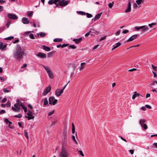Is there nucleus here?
I'll use <instances>...</instances> for the list:
<instances>
[{"instance_id": "1", "label": "nucleus", "mask_w": 157, "mask_h": 157, "mask_svg": "<svg viewBox=\"0 0 157 157\" xmlns=\"http://www.w3.org/2000/svg\"><path fill=\"white\" fill-rule=\"evenodd\" d=\"M25 54V50L22 49L19 44H17L13 52V56L17 60H20L23 57Z\"/></svg>"}, {"instance_id": "2", "label": "nucleus", "mask_w": 157, "mask_h": 157, "mask_svg": "<svg viewBox=\"0 0 157 157\" xmlns=\"http://www.w3.org/2000/svg\"><path fill=\"white\" fill-rule=\"evenodd\" d=\"M60 157H67L68 152L66 148L64 147L62 148L61 152L60 154Z\"/></svg>"}, {"instance_id": "3", "label": "nucleus", "mask_w": 157, "mask_h": 157, "mask_svg": "<svg viewBox=\"0 0 157 157\" xmlns=\"http://www.w3.org/2000/svg\"><path fill=\"white\" fill-rule=\"evenodd\" d=\"M57 101V100L55 99V98L53 96L49 98V104L50 105H56Z\"/></svg>"}, {"instance_id": "4", "label": "nucleus", "mask_w": 157, "mask_h": 157, "mask_svg": "<svg viewBox=\"0 0 157 157\" xmlns=\"http://www.w3.org/2000/svg\"><path fill=\"white\" fill-rule=\"evenodd\" d=\"M51 90V86L49 85L48 87L46 88L43 93V94L45 96L49 93Z\"/></svg>"}, {"instance_id": "5", "label": "nucleus", "mask_w": 157, "mask_h": 157, "mask_svg": "<svg viewBox=\"0 0 157 157\" xmlns=\"http://www.w3.org/2000/svg\"><path fill=\"white\" fill-rule=\"evenodd\" d=\"M7 17L9 18L14 20L17 19L18 18L17 17L16 15L12 13H9L7 15Z\"/></svg>"}, {"instance_id": "6", "label": "nucleus", "mask_w": 157, "mask_h": 157, "mask_svg": "<svg viewBox=\"0 0 157 157\" xmlns=\"http://www.w3.org/2000/svg\"><path fill=\"white\" fill-rule=\"evenodd\" d=\"M7 46V44L3 45V43L2 42H0V49H1L3 51L6 50Z\"/></svg>"}, {"instance_id": "7", "label": "nucleus", "mask_w": 157, "mask_h": 157, "mask_svg": "<svg viewBox=\"0 0 157 157\" xmlns=\"http://www.w3.org/2000/svg\"><path fill=\"white\" fill-rule=\"evenodd\" d=\"M63 92V90L57 89L56 90V95L57 96H60Z\"/></svg>"}, {"instance_id": "8", "label": "nucleus", "mask_w": 157, "mask_h": 157, "mask_svg": "<svg viewBox=\"0 0 157 157\" xmlns=\"http://www.w3.org/2000/svg\"><path fill=\"white\" fill-rule=\"evenodd\" d=\"M131 2L130 1H129L128 3V6L127 7L126 9L125 10V12L126 13H128V12H130L131 11Z\"/></svg>"}, {"instance_id": "9", "label": "nucleus", "mask_w": 157, "mask_h": 157, "mask_svg": "<svg viewBox=\"0 0 157 157\" xmlns=\"http://www.w3.org/2000/svg\"><path fill=\"white\" fill-rule=\"evenodd\" d=\"M138 35L136 34L130 37L127 40V42H128L133 40L135 38H136L138 36Z\"/></svg>"}, {"instance_id": "10", "label": "nucleus", "mask_w": 157, "mask_h": 157, "mask_svg": "<svg viewBox=\"0 0 157 157\" xmlns=\"http://www.w3.org/2000/svg\"><path fill=\"white\" fill-rule=\"evenodd\" d=\"M37 56L41 58H45L46 57V54L41 52H39Z\"/></svg>"}, {"instance_id": "11", "label": "nucleus", "mask_w": 157, "mask_h": 157, "mask_svg": "<svg viewBox=\"0 0 157 157\" xmlns=\"http://www.w3.org/2000/svg\"><path fill=\"white\" fill-rule=\"evenodd\" d=\"M145 25H143L139 27V29H142V32H144L145 31H147L148 29V27H145Z\"/></svg>"}, {"instance_id": "12", "label": "nucleus", "mask_w": 157, "mask_h": 157, "mask_svg": "<svg viewBox=\"0 0 157 157\" xmlns=\"http://www.w3.org/2000/svg\"><path fill=\"white\" fill-rule=\"evenodd\" d=\"M90 32L91 33L95 34L96 35H98L99 34L98 32L94 28H91L90 29Z\"/></svg>"}, {"instance_id": "13", "label": "nucleus", "mask_w": 157, "mask_h": 157, "mask_svg": "<svg viewBox=\"0 0 157 157\" xmlns=\"http://www.w3.org/2000/svg\"><path fill=\"white\" fill-rule=\"evenodd\" d=\"M22 22L24 24H27L29 23V21L26 17H23L22 19Z\"/></svg>"}, {"instance_id": "14", "label": "nucleus", "mask_w": 157, "mask_h": 157, "mask_svg": "<svg viewBox=\"0 0 157 157\" xmlns=\"http://www.w3.org/2000/svg\"><path fill=\"white\" fill-rule=\"evenodd\" d=\"M42 66L43 67L46 71L47 73L50 72L51 71L50 67L48 66H45L44 65H42Z\"/></svg>"}, {"instance_id": "15", "label": "nucleus", "mask_w": 157, "mask_h": 157, "mask_svg": "<svg viewBox=\"0 0 157 157\" xmlns=\"http://www.w3.org/2000/svg\"><path fill=\"white\" fill-rule=\"evenodd\" d=\"M63 139L65 141L67 138V132L66 130H64L63 131Z\"/></svg>"}, {"instance_id": "16", "label": "nucleus", "mask_w": 157, "mask_h": 157, "mask_svg": "<svg viewBox=\"0 0 157 157\" xmlns=\"http://www.w3.org/2000/svg\"><path fill=\"white\" fill-rule=\"evenodd\" d=\"M82 40V38L80 37L78 39H75L73 40V41H74L76 44H78Z\"/></svg>"}, {"instance_id": "17", "label": "nucleus", "mask_w": 157, "mask_h": 157, "mask_svg": "<svg viewBox=\"0 0 157 157\" xmlns=\"http://www.w3.org/2000/svg\"><path fill=\"white\" fill-rule=\"evenodd\" d=\"M42 48L44 50L47 52H49L51 50L50 48L48 47H46L45 45H43Z\"/></svg>"}, {"instance_id": "18", "label": "nucleus", "mask_w": 157, "mask_h": 157, "mask_svg": "<svg viewBox=\"0 0 157 157\" xmlns=\"http://www.w3.org/2000/svg\"><path fill=\"white\" fill-rule=\"evenodd\" d=\"M86 64L85 63H81V66L79 67V70L80 71H81L84 68V66Z\"/></svg>"}, {"instance_id": "19", "label": "nucleus", "mask_w": 157, "mask_h": 157, "mask_svg": "<svg viewBox=\"0 0 157 157\" xmlns=\"http://www.w3.org/2000/svg\"><path fill=\"white\" fill-rule=\"evenodd\" d=\"M102 13H101L96 15L94 18V21H95L96 20L99 19Z\"/></svg>"}, {"instance_id": "20", "label": "nucleus", "mask_w": 157, "mask_h": 157, "mask_svg": "<svg viewBox=\"0 0 157 157\" xmlns=\"http://www.w3.org/2000/svg\"><path fill=\"white\" fill-rule=\"evenodd\" d=\"M68 2H70V1H66L65 2H63L62 3V4H59V5L61 6H65L68 4Z\"/></svg>"}, {"instance_id": "21", "label": "nucleus", "mask_w": 157, "mask_h": 157, "mask_svg": "<svg viewBox=\"0 0 157 157\" xmlns=\"http://www.w3.org/2000/svg\"><path fill=\"white\" fill-rule=\"evenodd\" d=\"M21 106L22 107V109L24 110L25 112H26L27 111V109L25 107L23 103H21Z\"/></svg>"}, {"instance_id": "22", "label": "nucleus", "mask_w": 157, "mask_h": 157, "mask_svg": "<svg viewBox=\"0 0 157 157\" xmlns=\"http://www.w3.org/2000/svg\"><path fill=\"white\" fill-rule=\"evenodd\" d=\"M48 75L49 78H51L52 79L54 78L52 72L51 71L50 72L48 73Z\"/></svg>"}, {"instance_id": "23", "label": "nucleus", "mask_w": 157, "mask_h": 157, "mask_svg": "<svg viewBox=\"0 0 157 157\" xmlns=\"http://www.w3.org/2000/svg\"><path fill=\"white\" fill-rule=\"evenodd\" d=\"M27 115L28 116L30 117H33V113L30 110H28V112L27 113Z\"/></svg>"}, {"instance_id": "24", "label": "nucleus", "mask_w": 157, "mask_h": 157, "mask_svg": "<svg viewBox=\"0 0 157 157\" xmlns=\"http://www.w3.org/2000/svg\"><path fill=\"white\" fill-rule=\"evenodd\" d=\"M145 119H142L140 120L139 121V124L140 125H142L144 124V123L145 122Z\"/></svg>"}, {"instance_id": "25", "label": "nucleus", "mask_w": 157, "mask_h": 157, "mask_svg": "<svg viewBox=\"0 0 157 157\" xmlns=\"http://www.w3.org/2000/svg\"><path fill=\"white\" fill-rule=\"evenodd\" d=\"M53 41L54 42H60L62 41V39L56 38Z\"/></svg>"}, {"instance_id": "26", "label": "nucleus", "mask_w": 157, "mask_h": 157, "mask_svg": "<svg viewBox=\"0 0 157 157\" xmlns=\"http://www.w3.org/2000/svg\"><path fill=\"white\" fill-rule=\"evenodd\" d=\"M20 106L18 105L17 104H15L14 105V106L15 107V108L17 109V112H19L20 109Z\"/></svg>"}, {"instance_id": "27", "label": "nucleus", "mask_w": 157, "mask_h": 157, "mask_svg": "<svg viewBox=\"0 0 157 157\" xmlns=\"http://www.w3.org/2000/svg\"><path fill=\"white\" fill-rule=\"evenodd\" d=\"M48 104V101L47 98H45L44 100V105H46Z\"/></svg>"}, {"instance_id": "28", "label": "nucleus", "mask_w": 157, "mask_h": 157, "mask_svg": "<svg viewBox=\"0 0 157 157\" xmlns=\"http://www.w3.org/2000/svg\"><path fill=\"white\" fill-rule=\"evenodd\" d=\"M142 127H143L145 130H146L147 128V126L146 124H144L142 125H140Z\"/></svg>"}, {"instance_id": "29", "label": "nucleus", "mask_w": 157, "mask_h": 157, "mask_svg": "<svg viewBox=\"0 0 157 157\" xmlns=\"http://www.w3.org/2000/svg\"><path fill=\"white\" fill-rule=\"evenodd\" d=\"M144 0H137L136 1V3L138 5H140L141 3L143 2Z\"/></svg>"}, {"instance_id": "30", "label": "nucleus", "mask_w": 157, "mask_h": 157, "mask_svg": "<svg viewBox=\"0 0 157 157\" xmlns=\"http://www.w3.org/2000/svg\"><path fill=\"white\" fill-rule=\"evenodd\" d=\"M134 94L132 96V99H134L136 98L137 97V92L136 91H135L134 92Z\"/></svg>"}, {"instance_id": "31", "label": "nucleus", "mask_w": 157, "mask_h": 157, "mask_svg": "<svg viewBox=\"0 0 157 157\" xmlns=\"http://www.w3.org/2000/svg\"><path fill=\"white\" fill-rule=\"evenodd\" d=\"M77 13L82 15H85L86 14V13L85 12L81 11H78L77 12Z\"/></svg>"}, {"instance_id": "32", "label": "nucleus", "mask_w": 157, "mask_h": 157, "mask_svg": "<svg viewBox=\"0 0 157 157\" xmlns=\"http://www.w3.org/2000/svg\"><path fill=\"white\" fill-rule=\"evenodd\" d=\"M114 3V2L113 1L112 2V3H109L108 4L109 7L110 8H112L113 6Z\"/></svg>"}, {"instance_id": "33", "label": "nucleus", "mask_w": 157, "mask_h": 157, "mask_svg": "<svg viewBox=\"0 0 157 157\" xmlns=\"http://www.w3.org/2000/svg\"><path fill=\"white\" fill-rule=\"evenodd\" d=\"M78 153L79 155H81L82 156V157L84 156V155L83 154L82 151H81V150L78 151Z\"/></svg>"}, {"instance_id": "34", "label": "nucleus", "mask_w": 157, "mask_h": 157, "mask_svg": "<svg viewBox=\"0 0 157 157\" xmlns=\"http://www.w3.org/2000/svg\"><path fill=\"white\" fill-rule=\"evenodd\" d=\"M14 38V37L13 36H10L5 38V40H10Z\"/></svg>"}, {"instance_id": "35", "label": "nucleus", "mask_w": 157, "mask_h": 157, "mask_svg": "<svg viewBox=\"0 0 157 157\" xmlns=\"http://www.w3.org/2000/svg\"><path fill=\"white\" fill-rule=\"evenodd\" d=\"M24 135H25V136L27 139H28L29 136H28V132H26V130H25L24 131Z\"/></svg>"}, {"instance_id": "36", "label": "nucleus", "mask_w": 157, "mask_h": 157, "mask_svg": "<svg viewBox=\"0 0 157 157\" xmlns=\"http://www.w3.org/2000/svg\"><path fill=\"white\" fill-rule=\"evenodd\" d=\"M72 138L73 140V141L75 142V144H78V143L77 142V141L75 139V136L74 135H72Z\"/></svg>"}, {"instance_id": "37", "label": "nucleus", "mask_w": 157, "mask_h": 157, "mask_svg": "<svg viewBox=\"0 0 157 157\" xmlns=\"http://www.w3.org/2000/svg\"><path fill=\"white\" fill-rule=\"evenodd\" d=\"M156 25V23H152L151 24H148V26L151 28L152 27V26L154 25Z\"/></svg>"}, {"instance_id": "38", "label": "nucleus", "mask_w": 157, "mask_h": 157, "mask_svg": "<svg viewBox=\"0 0 157 157\" xmlns=\"http://www.w3.org/2000/svg\"><path fill=\"white\" fill-rule=\"evenodd\" d=\"M6 105L7 107H10L11 105L9 101H8L7 103L6 104Z\"/></svg>"}, {"instance_id": "39", "label": "nucleus", "mask_w": 157, "mask_h": 157, "mask_svg": "<svg viewBox=\"0 0 157 157\" xmlns=\"http://www.w3.org/2000/svg\"><path fill=\"white\" fill-rule=\"evenodd\" d=\"M39 34H40V36H41V37H44L46 35L45 33H42V32L40 33H39Z\"/></svg>"}, {"instance_id": "40", "label": "nucleus", "mask_w": 157, "mask_h": 157, "mask_svg": "<svg viewBox=\"0 0 157 157\" xmlns=\"http://www.w3.org/2000/svg\"><path fill=\"white\" fill-rule=\"evenodd\" d=\"M22 117V115L21 114H19L17 115H15L14 116V117L17 118H21Z\"/></svg>"}, {"instance_id": "41", "label": "nucleus", "mask_w": 157, "mask_h": 157, "mask_svg": "<svg viewBox=\"0 0 157 157\" xmlns=\"http://www.w3.org/2000/svg\"><path fill=\"white\" fill-rule=\"evenodd\" d=\"M29 37L31 39H35V38H34V35L33 34L30 33L29 35Z\"/></svg>"}, {"instance_id": "42", "label": "nucleus", "mask_w": 157, "mask_h": 157, "mask_svg": "<svg viewBox=\"0 0 157 157\" xmlns=\"http://www.w3.org/2000/svg\"><path fill=\"white\" fill-rule=\"evenodd\" d=\"M86 16L87 17H88V18H90V17H92V15L88 13H86Z\"/></svg>"}, {"instance_id": "43", "label": "nucleus", "mask_w": 157, "mask_h": 157, "mask_svg": "<svg viewBox=\"0 0 157 157\" xmlns=\"http://www.w3.org/2000/svg\"><path fill=\"white\" fill-rule=\"evenodd\" d=\"M54 111L55 110H53V111L49 112L48 114V116H51L54 113Z\"/></svg>"}, {"instance_id": "44", "label": "nucleus", "mask_w": 157, "mask_h": 157, "mask_svg": "<svg viewBox=\"0 0 157 157\" xmlns=\"http://www.w3.org/2000/svg\"><path fill=\"white\" fill-rule=\"evenodd\" d=\"M151 66H152V68H153L154 70L155 71H157V67L154 66L153 64H151Z\"/></svg>"}, {"instance_id": "45", "label": "nucleus", "mask_w": 157, "mask_h": 157, "mask_svg": "<svg viewBox=\"0 0 157 157\" xmlns=\"http://www.w3.org/2000/svg\"><path fill=\"white\" fill-rule=\"evenodd\" d=\"M25 117L26 118H27L28 120H30L31 119H33L34 118V117H29V116H25Z\"/></svg>"}, {"instance_id": "46", "label": "nucleus", "mask_w": 157, "mask_h": 157, "mask_svg": "<svg viewBox=\"0 0 157 157\" xmlns=\"http://www.w3.org/2000/svg\"><path fill=\"white\" fill-rule=\"evenodd\" d=\"M69 47L73 49H75L76 48V47L74 45H70L69 46Z\"/></svg>"}, {"instance_id": "47", "label": "nucleus", "mask_w": 157, "mask_h": 157, "mask_svg": "<svg viewBox=\"0 0 157 157\" xmlns=\"http://www.w3.org/2000/svg\"><path fill=\"white\" fill-rule=\"evenodd\" d=\"M55 52H51L49 53L48 54V56L49 57H51L52 56V54L53 53H55Z\"/></svg>"}, {"instance_id": "48", "label": "nucleus", "mask_w": 157, "mask_h": 157, "mask_svg": "<svg viewBox=\"0 0 157 157\" xmlns=\"http://www.w3.org/2000/svg\"><path fill=\"white\" fill-rule=\"evenodd\" d=\"M17 103L16 104H17L18 105H19V106H21V103H22L19 100H17Z\"/></svg>"}, {"instance_id": "49", "label": "nucleus", "mask_w": 157, "mask_h": 157, "mask_svg": "<svg viewBox=\"0 0 157 157\" xmlns=\"http://www.w3.org/2000/svg\"><path fill=\"white\" fill-rule=\"evenodd\" d=\"M48 3L50 5H52L54 3L53 0H50L48 2Z\"/></svg>"}, {"instance_id": "50", "label": "nucleus", "mask_w": 157, "mask_h": 157, "mask_svg": "<svg viewBox=\"0 0 157 157\" xmlns=\"http://www.w3.org/2000/svg\"><path fill=\"white\" fill-rule=\"evenodd\" d=\"M3 91L5 93H8L10 92V90H8L6 88H4L3 89Z\"/></svg>"}, {"instance_id": "51", "label": "nucleus", "mask_w": 157, "mask_h": 157, "mask_svg": "<svg viewBox=\"0 0 157 157\" xmlns=\"http://www.w3.org/2000/svg\"><path fill=\"white\" fill-rule=\"evenodd\" d=\"M11 23V22L10 21H8L7 23H6V26L7 27V28H8L10 25Z\"/></svg>"}, {"instance_id": "52", "label": "nucleus", "mask_w": 157, "mask_h": 157, "mask_svg": "<svg viewBox=\"0 0 157 157\" xmlns=\"http://www.w3.org/2000/svg\"><path fill=\"white\" fill-rule=\"evenodd\" d=\"M69 45V44H63L62 45V48H63L66 47H67Z\"/></svg>"}, {"instance_id": "53", "label": "nucleus", "mask_w": 157, "mask_h": 157, "mask_svg": "<svg viewBox=\"0 0 157 157\" xmlns=\"http://www.w3.org/2000/svg\"><path fill=\"white\" fill-rule=\"evenodd\" d=\"M33 13V12H29L28 14V16L29 17H31L32 16Z\"/></svg>"}, {"instance_id": "54", "label": "nucleus", "mask_w": 157, "mask_h": 157, "mask_svg": "<svg viewBox=\"0 0 157 157\" xmlns=\"http://www.w3.org/2000/svg\"><path fill=\"white\" fill-rule=\"evenodd\" d=\"M6 113V111L4 110H2L0 112V114H2Z\"/></svg>"}, {"instance_id": "55", "label": "nucleus", "mask_w": 157, "mask_h": 157, "mask_svg": "<svg viewBox=\"0 0 157 157\" xmlns=\"http://www.w3.org/2000/svg\"><path fill=\"white\" fill-rule=\"evenodd\" d=\"M99 46V44H98L95 46L93 48V50H95L97 49Z\"/></svg>"}, {"instance_id": "56", "label": "nucleus", "mask_w": 157, "mask_h": 157, "mask_svg": "<svg viewBox=\"0 0 157 157\" xmlns=\"http://www.w3.org/2000/svg\"><path fill=\"white\" fill-rule=\"evenodd\" d=\"M90 33H91V32H90V31H89V32H88V33H86L85 34V36L86 37L88 36H89L90 35Z\"/></svg>"}, {"instance_id": "57", "label": "nucleus", "mask_w": 157, "mask_h": 157, "mask_svg": "<svg viewBox=\"0 0 157 157\" xmlns=\"http://www.w3.org/2000/svg\"><path fill=\"white\" fill-rule=\"evenodd\" d=\"M106 36H105L104 37H102L99 40V41H102V40H104V39H105V38H106Z\"/></svg>"}, {"instance_id": "58", "label": "nucleus", "mask_w": 157, "mask_h": 157, "mask_svg": "<svg viewBox=\"0 0 157 157\" xmlns=\"http://www.w3.org/2000/svg\"><path fill=\"white\" fill-rule=\"evenodd\" d=\"M145 107L146 108H147L149 109H151V106L148 105H145Z\"/></svg>"}, {"instance_id": "59", "label": "nucleus", "mask_w": 157, "mask_h": 157, "mask_svg": "<svg viewBox=\"0 0 157 157\" xmlns=\"http://www.w3.org/2000/svg\"><path fill=\"white\" fill-rule=\"evenodd\" d=\"M12 109L13 111H14L15 112H17V109L13 107H12Z\"/></svg>"}, {"instance_id": "60", "label": "nucleus", "mask_w": 157, "mask_h": 157, "mask_svg": "<svg viewBox=\"0 0 157 157\" xmlns=\"http://www.w3.org/2000/svg\"><path fill=\"white\" fill-rule=\"evenodd\" d=\"M121 32V30H119L118 31H117L116 33V36H118L120 34V33Z\"/></svg>"}, {"instance_id": "61", "label": "nucleus", "mask_w": 157, "mask_h": 157, "mask_svg": "<svg viewBox=\"0 0 157 157\" xmlns=\"http://www.w3.org/2000/svg\"><path fill=\"white\" fill-rule=\"evenodd\" d=\"M137 70L136 68H133L132 69H130L128 70V71H136Z\"/></svg>"}, {"instance_id": "62", "label": "nucleus", "mask_w": 157, "mask_h": 157, "mask_svg": "<svg viewBox=\"0 0 157 157\" xmlns=\"http://www.w3.org/2000/svg\"><path fill=\"white\" fill-rule=\"evenodd\" d=\"M128 31H129L128 30H125L122 32V33L125 34L128 33Z\"/></svg>"}, {"instance_id": "63", "label": "nucleus", "mask_w": 157, "mask_h": 157, "mask_svg": "<svg viewBox=\"0 0 157 157\" xmlns=\"http://www.w3.org/2000/svg\"><path fill=\"white\" fill-rule=\"evenodd\" d=\"M116 46H117V47H119L121 45V43L120 42H118L116 44Z\"/></svg>"}, {"instance_id": "64", "label": "nucleus", "mask_w": 157, "mask_h": 157, "mask_svg": "<svg viewBox=\"0 0 157 157\" xmlns=\"http://www.w3.org/2000/svg\"><path fill=\"white\" fill-rule=\"evenodd\" d=\"M153 145L155 147V148H157V143H154L153 144Z\"/></svg>"}]
</instances>
